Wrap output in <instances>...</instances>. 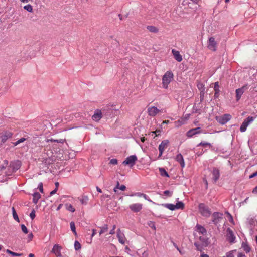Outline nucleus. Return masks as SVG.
I'll return each instance as SVG.
<instances>
[{
  "label": "nucleus",
  "mask_w": 257,
  "mask_h": 257,
  "mask_svg": "<svg viewBox=\"0 0 257 257\" xmlns=\"http://www.w3.org/2000/svg\"><path fill=\"white\" fill-rule=\"evenodd\" d=\"M252 193L254 194H257V186L252 190Z\"/></svg>",
  "instance_id": "57"
},
{
  "label": "nucleus",
  "mask_w": 257,
  "mask_h": 257,
  "mask_svg": "<svg viewBox=\"0 0 257 257\" xmlns=\"http://www.w3.org/2000/svg\"><path fill=\"white\" fill-rule=\"evenodd\" d=\"M194 245L196 246V249L200 251H202L203 249V246H205V245H203L202 244H199L198 242H195Z\"/></svg>",
  "instance_id": "32"
},
{
  "label": "nucleus",
  "mask_w": 257,
  "mask_h": 257,
  "mask_svg": "<svg viewBox=\"0 0 257 257\" xmlns=\"http://www.w3.org/2000/svg\"><path fill=\"white\" fill-rule=\"evenodd\" d=\"M12 211H13V216L14 219L15 220L17 221L18 222H19L18 216L17 215V214L15 211L14 207L12 208Z\"/></svg>",
  "instance_id": "36"
},
{
  "label": "nucleus",
  "mask_w": 257,
  "mask_h": 257,
  "mask_svg": "<svg viewBox=\"0 0 257 257\" xmlns=\"http://www.w3.org/2000/svg\"><path fill=\"white\" fill-rule=\"evenodd\" d=\"M223 214L221 213L218 212H214L213 213L212 218V222L215 225H217L219 223L220 221L222 219Z\"/></svg>",
  "instance_id": "12"
},
{
  "label": "nucleus",
  "mask_w": 257,
  "mask_h": 257,
  "mask_svg": "<svg viewBox=\"0 0 257 257\" xmlns=\"http://www.w3.org/2000/svg\"><path fill=\"white\" fill-rule=\"evenodd\" d=\"M242 248L246 253H248L250 251V248L249 245L245 242L242 243Z\"/></svg>",
  "instance_id": "25"
},
{
  "label": "nucleus",
  "mask_w": 257,
  "mask_h": 257,
  "mask_svg": "<svg viewBox=\"0 0 257 257\" xmlns=\"http://www.w3.org/2000/svg\"><path fill=\"white\" fill-rule=\"evenodd\" d=\"M214 91H215V96H216L217 94L219 92V82H216L214 83Z\"/></svg>",
  "instance_id": "30"
},
{
  "label": "nucleus",
  "mask_w": 257,
  "mask_h": 257,
  "mask_svg": "<svg viewBox=\"0 0 257 257\" xmlns=\"http://www.w3.org/2000/svg\"><path fill=\"white\" fill-rule=\"evenodd\" d=\"M238 257H245V256L242 253H240L238 254Z\"/></svg>",
  "instance_id": "64"
},
{
  "label": "nucleus",
  "mask_w": 257,
  "mask_h": 257,
  "mask_svg": "<svg viewBox=\"0 0 257 257\" xmlns=\"http://www.w3.org/2000/svg\"><path fill=\"white\" fill-rule=\"evenodd\" d=\"M13 134L10 132H6L4 134H2L0 136V139L2 142H5L8 139L12 137Z\"/></svg>",
  "instance_id": "15"
},
{
  "label": "nucleus",
  "mask_w": 257,
  "mask_h": 257,
  "mask_svg": "<svg viewBox=\"0 0 257 257\" xmlns=\"http://www.w3.org/2000/svg\"><path fill=\"white\" fill-rule=\"evenodd\" d=\"M120 186H119V182L117 181L116 186L114 188L113 190L115 193H118V189H119Z\"/></svg>",
  "instance_id": "43"
},
{
  "label": "nucleus",
  "mask_w": 257,
  "mask_h": 257,
  "mask_svg": "<svg viewBox=\"0 0 257 257\" xmlns=\"http://www.w3.org/2000/svg\"><path fill=\"white\" fill-rule=\"evenodd\" d=\"M248 88L247 84L243 85L242 87L238 88L235 90L236 94V100L237 101H239L241 98L242 95L243 94L244 91Z\"/></svg>",
  "instance_id": "5"
},
{
  "label": "nucleus",
  "mask_w": 257,
  "mask_h": 257,
  "mask_svg": "<svg viewBox=\"0 0 257 257\" xmlns=\"http://www.w3.org/2000/svg\"><path fill=\"white\" fill-rule=\"evenodd\" d=\"M133 195H136L139 197H143L145 199H147V195L143 193H137L134 195H132V196H133Z\"/></svg>",
  "instance_id": "39"
},
{
  "label": "nucleus",
  "mask_w": 257,
  "mask_h": 257,
  "mask_svg": "<svg viewBox=\"0 0 257 257\" xmlns=\"http://www.w3.org/2000/svg\"><path fill=\"white\" fill-rule=\"evenodd\" d=\"M88 198L87 196H84L82 199L80 200V201L82 204H86L87 201H88Z\"/></svg>",
  "instance_id": "40"
},
{
  "label": "nucleus",
  "mask_w": 257,
  "mask_h": 257,
  "mask_svg": "<svg viewBox=\"0 0 257 257\" xmlns=\"http://www.w3.org/2000/svg\"><path fill=\"white\" fill-rule=\"evenodd\" d=\"M74 247L76 250H78L81 248V246L78 241H75L74 243Z\"/></svg>",
  "instance_id": "38"
},
{
  "label": "nucleus",
  "mask_w": 257,
  "mask_h": 257,
  "mask_svg": "<svg viewBox=\"0 0 257 257\" xmlns=\"http://www.w3.org/2000/svg\"><path fill=\"white\" fill-rule=\"evenodd\" d=\"M57 190L58 189L57 188H55V189H54V190H53L51 192L50 195H52L55 194L56 193V192L57 191Z\"/></svg>",
  "instance_id": "55"
},
{
  "label": "nucleus",
  "mask_w": 257,
  "mask_h": 257,
  "mask_svg": "<svg viewBox=\"0 0 257 257\" xmlns=\"http://www.w3.org/2000/svg\"><path fill=\"white\" fill-rule=\"evenodd\" d=\"M22 3H28L29 1H30L31 0H20Z\"/></svg>",
  "instance_id": "59"
},
{
  "label": "nucleus",
  "mask_w": 257,
  "mask_h": 257,
  "mask_svg": "<svg viewBox=\"0 0 257 257\" xmlns=\"http://www.w3.org/2000/svg\"><path fill=\"white\" fill-rule=\"evenodd\" d=\"M65 206H66V209L68 210L69 211H71L72 212H74L75 211V208L70 204L67 203V204H65Z\"/></svg>",
  "instance_id": "31"
},
{
  "label": "nucleus",
  "mask_w": 257,
  "mask_h": 257,
  "mask_svg": "<svg viewBox=\"0 0 257 257\" xmlns=\"http://www.w3.org/2000/svg\"><path fill=\"white\" fill-rule=\"evenodd\" d=\"M61 246L58 244H55L52 250V252L54 253L57 257L61 256L60 252Z\"/></svg>",
  "instance_id": "20"
},
{
  "label": "nucleus",
  "mask_w": 257,
  "mask_h": 257,
  "mask_svg": "<svg viewBox=\"0 0 257 257\" xmlns=\"http://www.w3.org/2000/svg\"><path fill=\"white\" fill-rule=\"evenodd\" d=\"M117 236L119 242L121 244H124L125 242L126 239H125V237L124 234L121 232V231L120 229H118L117 230Z\"/></svg>",
  "instance_id": "17"
},
{
  "label": "nucleus",
  "mask_w": 257,
  "mask_h": 257,
  "mask_svg": "<svg viewBox=\"0 0 257 257\" xmlns=\"http://www.w3.org/2000/svg\"><path fill=\"white\" fill-rule=\"evenodd\" d=\"M110 163L111 164H113V165H116L117 164V160L116 159H112L110 161Z\"/></svg>",
  "instance_id": "48"
},
{
  "label": "nucleus",
  "mask_w": 257,
  "mask_h": 257,
  "mask_svg": "<svg viewBox=\"0 0 257 257\" xmlns=\"http://www.w3.org/2000/svg\"><path fill=\"white\" fill-rule=\"evenodd\" d=\"M21 228H22V231H23L24 233H25V234L28 233V231L27 228V227L25 226V225L22 224V225H21Z\"/></svg>",
  "instance_id": "41"
},
{
  "label": "nucleus",
  "mask_w": 257,
  "mask_h": 257,
  "mask_svg": "<svg viewBox=\"0 0 257 257\" xmlns=\"http://www.w3.org/2000/svg\"><path fill=\"white\" fill-rule=\"evenodd\" d=\"M24 9L29 12H33V7L30 4H27L25 6Z\"/></svg>",
  "instance_id": "35"
},
{
  "label": "nucleus",
  "mask_w": 257,
  "mask_h": 257,
  "mask_svg": "<svg viewBox=\"0 0 257 257\" xmlns=\"http://www.w3.org/2000/svg\"><path fill=\"white\" fill-rule=\"evenodd\" d=\"M199 238L203 245L206 246L208 245V239L206 235L200 236Z\"/></svg>",
  "instance_id": "23"
},
{
  "label": "nucleus",
  "mask_w": 257,
  "mask_h": 257,
  "mask_svg": "<svg viewBox=\"0 0 257 257\" xmlns=\"http://www.w3.org/2000/svg\"><path fill=\"white\" fill-rule=\"evenodd\" d=\"M199 211L202 216L205 217H209L211 214V211L208 207L203 203L199 205Z\"/></svg>",
  "instance_id": "2"
},
{
  "label": "nucleus",
  "mask_w": 257,
  "mask_h": 257,
  "mask_svg": "<svg viewBox=\"0 0 257 257\" xmlns=\"http://www.w3.org/2000/svg\"><path fill=\"white\" fill-rule=\"evenodd\" d=\"M200 256L201 257H209L207 254H204V253L201 254Z\"/></svg>",
  "instance_id": "62"
},
{
  "label": "nucleus",
  "mask_w": 257,
  "mask_h": 257,
  "mask_svg": "<svg viewBox=\"0 0 257 257\" xmlns=\"http://www.w3.org/2000/svg\"><path fill=\"white\" fill-rule=\"evenodd\" d=\"M108 230V226L105 224L103 226L101 227V230L99 232V235H101L102 234L107 232Z\"/></svg>",
  "instance_id": "34"
},
{
  "label": "nucleus",
  "mask_w": 257,
  "mask_h": 257,
  "mask_svg": "<svg viewBox=\"0 0 257 257\" xmlns=\"http://www.w3.org/2000/svg\"><path fill=\"white\" fill-rule=\"evenodd\" d=\"M201 133L200 127H196L192 128L187 132V136L188 137H192L193 135L198 134Z\"/></svg>",
  "instance_id": "14"
},
{
  "label": "nucleus",
  "mask_w": 257,
  "mask_h": 257,
  "mask_svg": "<svg viewBox=\"0 0 257 257\" xmlns=\"http://www.w3.org/2000/svg\"><path fill=\"white\" fill-rule=\"evenodd\" d=\"M231 118V115L225 114L222 116L216 117L217 121L221 124H224Z\"/></svg>",
  "instance_id": "7"
},
{
  "label": "nucleus",
  "mask_w": 257,
  "mask_h": 257,
  "mask_svg": "<svg viewBox=\"0 0 257 257\" xmlns=\"http://www.w3.org/2000/svg\"><path fill=\"white\" fill-rule=\"evenodd\" d=\"M115 233V230H113V229H111L110 231V232H109V234H111V235H113Z\"/></svg>",
  "instance_id": "60"
},
{
  "label": "nucleus",
  "mask_w": 257,
  "mask_h": 257,
  "mask_svg": "<svg viewBox=\"0 0 257 257\" xmlns=\"http://www.w3.org/2000/svg\"><path fill=\"white\" fill-rule=\"evenodd\" d=\"M147 113L149 116L155 117L157 114L163 113V109L160 110L155 106H150L147 108Z\"/></svg>",
  "instance_id": "4"
},
{
  "label": "nucleus",
  "mask_w": 257,
  "mask_h": 257,
  "mask_svg": "<svg viewBox=\"0 0 257 257\" xmlns=\"http://www.w3.org/2000/svg\"><path fill=\"white\" fill-rule=\"evenodd\" d=\"M129 208L134 213H137L143 209V204L139 203H133L129 206Z\"/></svg>",
  "instance_id": "8"
},
{
  "label": "nucleus",
  "mask_w": 257,
  "mask_h": 257,
  "mask_svg": "<svg viewBox=\"0 0 257 257\" xmlns=\"http://www.w3.org/2000/svg\"><path fill=\"white\" fill-rule=\"evenodd\" d=\"M12 255L15 256H21L22 255V253H18L14 252H12Z\"/></svg>",
  "instance_id": "49"
},
{
  "label": "nucleus",
  "mask_w": 257,
  "mask_h": 257,
  "mask_svg": "<svg viewBox=\"0 0 257 257\" xmlns=\"http://www.w3.org/2000/svg\"><path fill=\"white\" fill-rule=\"evenodd\" d=\"M159 172L161 176L169 177V176L167 171L163 168H159Z\"/></svg>",
  "instance_id": "27"
},
{
  "label": "nucleus",
  "mask_w": 257,
  "mask_h": 257,
  "mask_svg": "<svg viewBox=\"0 0 257 257\" xmlns=\"http://www.w3.org/2000/svg\"><path fill=\"white\" fill-rule=\"evenodd\" d=\"M119 189L121 191H124L126 189V187L125 185H122L120 186Z\"/></svg>",
  "instance_id": "50"
},
{
  "label": "nucleus",
  "mask_w": 257,
  "mask_h": 257,
  "mask_svg": "<svg viewBox=\"0 0 257 257\" xmlns=\"http://www.w3.org/2000/svg\"><path fill=\"white\" fill-rule=\"evenodd\" d=\"M196 229L195 230L199 234H201L202 235H206L207 233L206 230L205 228L199 224H197L196 226Z\"/></svg>",
  "instance_id": "16"
},
{
  "label": "nucleus",
  "mask_w": 257,
  "mask_h": 257,
  "mask_svg": "<svg viewBox=\"0 0 257 257\" xmlns=\"http://www.w3.org/2000/svg\"><path fill=\"white\" fill-rule=\"evenodd\" d=\"M33 237V235L32 233H30L29 234V238L31 240H32Z\"/></svg>",
  "instance_id": "63"
},
{
  "label": "nucleus",
  "mask_w": 257,
  "mask_h": 257,
  "mask_svg": "<svg viewBox=\"0 0 257 257\" xmlns=\"http://www.w3.org/2000/svg\"><path fill=\"white\" fill-rule=\"evenodd\" d=\"M176 160L179 163L182 168L185 167V162L182 155L181 154H178L176 157Z\"/></svg>",
  "instance_id": "22"
},
{
  "label": "nucleus",
  "mask_w": 257,
  "mask_h": 257,
  "mask_svg": "<svg viewBox=\"0 0 257 257\" xmlns=\"http://www.w3.org/2000/svg\"><path fill=\"white\" fill-rule=\"evenodd\" d=\"M41 198V195L38 192H36L33 194V202L36 204L39 199Z\"/></svg>",
  "instance_id": "24"
},
{
  "label": "nucleus",
  "mask_w": 257,
  "mask_h": 257,
  "mask_svg": "<svg viewBox=\"0 0 257 257\" xmlns=\"http://www.w3.org/2000/svg\"><path fill=\"white\" fill-rule=\"evenodd\" d=\"M160 132H161V131L160 130H156L155 131L152 132L151 133L155 134V136L154 137V138H155V137L159 135V134Z\"/></svg>",
  "instance_id": "44"
},
{
  "label": "nucleus",
  "mask_w": 257,
  "mask_h": 257,
  "mask_svg": "<svg viewBox=\"0 0 257 257\" xmlns=\"http://www.w3.org/2000/svg\"><path fill=\"white\" fill-rule=\"evenodd\" d=\"M38 189L41 193L43 192V188L42 183H40L38 185Z\"/></svg>",
  "instance_id": "46"
},
{
  "label": "nucleus",
  "mask_w": 257,
  "mask_h": 257,
  "mask_svg": "<svg viewBox=\"0 0 257 257\" xmlns=\"http://www.w3.org/2000/svg\"><path fill=\"white\" fill-rule=\"evenodd\" d=\"M169 141L168 140H164L159 145L158 149L159 151V157H161L164 151V150L167 147Z\"/></svg>",
  "instance_id": "11"
},
{
  "label": "nucleus",
  "mask_w": 257,
  "mask_h": 257,
  "mask_svg": "<svg viewBox=\"0 0 257 257\" xmlns=\"http://www.w3.org/2000/svg\"><path fill=\"white\" fill-rule=\"evenodd\" d=\"M217 43L215 40V38L213 37L209 38L208 41V48L212 51H215L216 50Z\"/></svg>",
  "instance_id": "9"
},
{
  "label": "nucleus",
  "mask_w": 257,
  "mask_h": 257,
  "mask_svg": "<svg viewBox=\"0 0 257 257\" xmlns=\"http://www.w3.org/2000/svg\"><path fill=\"white\" fill-rule=\"evenodd\" d=\"M21 166V162L19 160H16L11 162L10 167L12 168V172H15L18 170Z\"/></svg>",
  "instance_id": "13"
},
{
  "label": "nucleus",
  "mask_w": 257,
  "mask_h": 257,
  "mask_svg": "<svg viewBox=\"0 0 257 257\" xmlns=\"http://www.w3.org/2000/svg\"><path fill=\"white\" fill-rule=\"evenodd\" d=\"M213 180L215 183L218 180L220 177L219 170L217 168H214L212 171Z\"/></svg>",
  "instance_id": "18"
},
{
  "label": "nucleus",
  "mask_w": 257,
  "mask_h": 257,
  "mask_svg": "<svg viewBox=\"0 0 257 257\" xmlns=\"http://www.w3.org/2000/svg\"><path fill=\"white\" fill-rule=\"evenodd\" d=\"M175 124L176 126L179 127L182 124V121L178 120L175 122Z\"/></svg>",
  "instance_id": "45"
},
{
  "label": "nucleus",
  "mask_w": 257,
  "mask_h": 257,
  "mask_svg": "<svg viewBox=\"0 0 257 257\" xmlns=\"http://www.w3.org/2000/svg\"><path fill=\"white\" fill-rule=\"evenodd\" d=\"M256 176H257V171L256 172H254V173H252L251 175H250L249 176V178H253V177H255Z\"/></svg>",
  "instance_id": "52"
},
{
  "label": "nucleus",
  "mask_w": 257,
  "mask_h": 257,
  "mask_svg": "<svg viewBox=\"0 0 257 257\" xmlns=\"http://www.w3.org/2000/svg\"><path fill=\"white\" fill-rule=\"evenodd\" d=\"M25 140H26L25 138H21L20 139H19V140H18L17 141V143H19V144H20L21 143H22V142H24Z\"/></svg>",
  "instance_id": "51"
},
{
  "label": "nucleus",
  "mask_w": 257,
  "mask_h": 257,
  "mask_svg": "<svg viewBox=\"0 0 257 257\" xmlns=\"http://www.w3.org/2000/svg\"><path fill=\"white\" fill-rule=\"evenodd\" d=\"M174 75L171 71H167L162 77V87L164 89L168 88V85L173 81Z\"/></svg>",
  "instance_id": "1"
},
{
  "label": "nucleus",
  "mask_w": 257,
  "mask_h": 257,
  "mask_svg": "<svg viewBox=\"0 0 257 257\" xmlns=\"http://www.w3.org/2000/svg\"><path fill=\"white\" fill-rule=\"evenodd\" d=\"M226 240L231 244L234 243L236 240V237L233 231L230 228H228L226 232Z\"/></svg>",
  "instance_id": "3"
},
{
  "label": "nucleus",
  "mask_w": 257,
  "mask_h": 257,
  "mask_svg": "<svg viewBox=\"0 0 257 257\" xmlns=\"http://www.w3.org/2000/svg\"><path fill=\"white\" fill-rule=\"evenodd\" d=\"M65 139H60L59 140H57V143H63L65 142Z\"/></svg>",
  "instance_id": "54"
},
{
  "label": "nucleus",
  "mask_w": 257,
  "mask_h": 257,
  "mask_svg": "<svg viewBox=\"0 0 257 257\" xmlns=\"http://www.w3.org/2000/svg\"><path fill=\"white\" fill-rule=\"evenodd\" d=\"M47 142H57V140H55V139H48L47 140Z\"/></svg>",
  "instance_id": "56"
},
{
  "label": "nucleus",
  "mask_w": 257,
  "mask_h": 257,
  "mask_svg": "<svg viewBox=\"0 0 257 257\" xmlns=\"http://www.w3.org/2000/svg\"><path fill=\"white\" fill-rule=\"evenodd\" d=\"M162 206L172 211L175 210V205L172 204H164Z\"/></svg>",
  "instance_id": "26"
},
{
  "label": "nucleus",
  "mask_w": 257,
  "mask_h": 257,
  "mask_svg": "<svg viewBox=\"0 0 257 257\" xmlns=\"http://www.w3.org/2000/svg\"><path fill=\"white\" fill-rule=\"evenodd\" d=\"M148 225L150 226V227H151L152 229H153L154 230H156V227L155 226L154 223L153 222H150Z\"/></svg>",
  "instance_id": "47"
},
{
  "label": "nucleus",
  "mask_w": 257,
  "mask_h": 257,
  "mask_svg": "<svg viewBox=\"0 0 257 257\" xmlns=\"http://www.w3.org/2000/svg\"><path fill=\"white\" fill-rule=\"evenodd\" d=\"M197 146H202L203 147L208 146L209 147H211V145L210 143H207V142H203L200 143Z\"/></svg>",
  "instance_id": "37"
},
{
  "label": "nucleus",
  "mask_w": 257,
  "mask_h": 257,
  "mask_svg": "<svg viewBox=\"0 0 257 257\" xmlns=\"http://www.w3.org/2000/svg\"><path fill=\"white\" fill-rule=\"evenodd\" d=\"M175 209H183L184 208V204L182 202H178L176 205H175Z\"/></svg>",
  "instance_id": "29"
},
{
  "label": "nucleus",
  "mask_w": 257,
  "mask_h": 257,
  "mask_svg": "<svg viewBox=\"0 0 257 257\" xmlns=\"http://www.w3.org/2000/svg\"><path fill=\"white\" fill-rule=\"evenodd\" d=\"M102 117V112L99 110H96L92 118V119L95 121H99Z\"/></svg>",
  "instance_id": "19"
},
{
  "label": "nucleus",
  "mask_w": 257,
  "mask_h": 257,
  "mask_svg": "<svg viewBox=\"0 0 257 257\" xmlns=\"http://www.w3.org/2000/svg\"><path fill=\"white\" fill-rule=\"evenodd\" d=\"M137 160V157L136 155H131L126 158L123 162V164L132 167L135 165Z\"/></svg>",
  "instance_id": "6"
},
{
  "label": "nucleus",
  "mask_w": 257,
  "mask_h": 257,
  "mask_svg": "<svg viewBox=\"0 0 257 257\" xmlns=\"http://www.w3.org/2000/svg\"><path fill=\"white\" fill-rule=\"evenodd\" d=\"M172 53L173 54L175 59L178 62H180L182 60V56L180 55V52L175 49L172 50Z\"/></svg>",
  "instance_id": "21"
},
{
  "label": "nucleus",
  "mask_w": 257,
  "mask_h": 257,
  "mask_svg": "<svg viewBox=\"0 0 257 257\" xmlns=\"http://www.w3.org/2000/svg\"><path fill=\"white\" fill-rule=\"evenodd\" d=\"M164 194L166 195L170 196V192L169 190H166L164 192Z\"/></svg>",
  "instance_id": "53"
},
{
  "label": "nucleus",
  "mask_w": 257,
  "mask_h": 257,
  "mask_svg": "<svg viewBox=\"0 0 257 257\" xmlns=\"http://www.w3.org/2000/svg\"><path fill=\"white\" fill-rule=\"evenodd\" d=\"M70 228L72 232L74 233L75 235H77V232L76 231V227L75 223L73 221L71 222L70 223Z\"/></svg>",
  "instance_id": "33"
},
{
  "label": "nucleus",
  "mask_w": 257,
  "mask_h": 257,
  "mask_svg": "<svg viewBox=\"0 0 257 257\" xmlns=\"http://www.w3.org/2000/svg\"><path fill=\"white\" fill-rule=\"evenodd\" d=\"M253 120V117L251 116L248 117L245 119L242 122V124L240 127V131L241 132H244L246 131L247 127L248 126L249 123Z\"/></svg>",
  "instance_id": "10"
},
{
  "label": "nucleus",
  "mask_w": 257,
  "mask_h": 257,
  "mask_svg": "<svg viewBox=\"0 0 257 257\" xmlns=\"http://www.w3.org/2000/svg\"><path fill=\"white\" fill-rule=\"evenodd\" d=\"M169 123V120H166L163 121L162 124H168Z\"/></svg>",
  "instance_id": "61"
},
{
  "label": "nucleus",
  "mask_w": 257,
  "mask_h": 257,
  "mask_svg": "<svg viewBox=\"0 0 257 257\" xmlns=\"http://www.w3.org/2000/svg\"><path fill=\"white\" fill-rule=\"evenodd\" d=\"M96 230L95 229H93L92 230V235H91V237H93L95 234H96Z\"/></svg>",
  "instance_id": "58"
},
{
  "label": "nucleus",
  "mask_w": 257,
  "mask_h": 257,
  "mask_svg": "<svg viewBox=\"0 0 257 257\" xmlns=\"http://www.w3.org/2000/svg\"><path fill=\"white\" fill-rule=\"evenodd\" d=\"M147 29L151 32L153 33H157L158 32V29L155 26H148L147 27Z\"/></svg>",
  "instance_id": "28"
},
{
  "label": "nucleus",
  "mask_w": 257,
  "mask_h": 257,
  "mask_svg": "<svg viewBox=\"0 0 257 257\" xmlns=\"http://www.w3.org/2000/svg\"><path fill=\"white\" fill-rule=\"evenodd\" d=\"M35 211L33 209L30 214V217L32 220H33L35 218Z\"/></svg>",
  "instance_id": "42"
}]
</instances>
